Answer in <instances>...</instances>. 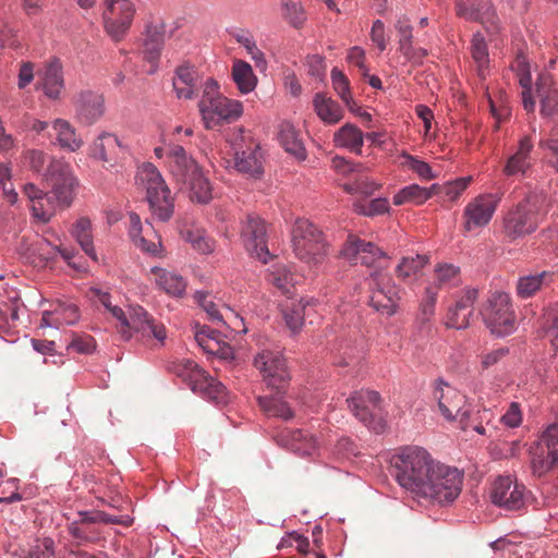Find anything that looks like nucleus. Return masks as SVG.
Wrapping results in <instances>:
<instances>
[{
  "label": "nucleus",
  "instance_id": "obj_1",
  "mask_svg": "<svg viewBox=\"0 0 558 558\" xmlns=\"http://www.w3.org/2000/svg\"><path fill=\"white\" fill-rule=\"evenodd\" d=\"M393 466L397 482L418 501L446 505L461 493L462 473L435 462L421 447L402 448L393 457Z\"/></svg>",
  "mask_w": 558,
  "mask_h": 558
},
{
  "label": "nucleus",
  "instance_id": "obj_2",
  "mask_svg": "<svg viewBox=\"0 0 558 558\" xmlns=\"http://www.w3.org/2000/svg\"><path fill=\"white\" fill-rule=\"evenodd\" d=\"M341 255L357 264L373 268L371 272V305L378 312L391 316L401 300L400 289L393 283L386 270L389 268L387 255L371 242L350 235L344 243Z\"/></svg>",
  "mask_w": 558,
  "mask_h": 558
},
{
  "label": "nucleus",
  "instance_id": "obj_3",
  "mask_svg": "<svg viewBox=\"0 0 558 558\" xmlns=\"http://www.w3.org/2000/svg\"><path fill=\"white\" fill-rule=\"evenodd\" d=\"M44 178L50 189L49 192L44 193L32 183L26 184L23 192L32 202L34 216L47 222L54 215L57 207L63 209L71 206L77 179L70 163L62 159H51Z\"/></svg>",
  "mask_w": 558,
  "mask_h": 558
},
{
  "label": "nucleus",
  "instance_id": "obj_4",
  "mask_svg": "<svg viewBox=\"0 0 558 558\" xmlns=\"http://www.w3.org/2000/svg\"><path fill=\"white\" fill-rule=\"evenodd\" d=\"M168 159L170 173L178 184L189 190L191 201L207 204L213 197L211 186L198 163L180 145L170 147Z\"/></svg>",
  "mask_w": 558,
  "mask_h": 558
},
{
  "label": "nucleus",
  "instance_id": "obj_5",
  "mask_svg": "<svg viewBox=\"0 0 558 558\" xmlns=\"http://www.w3.org/2000/svg\"><path fill=\"white\" fill-rule=\"evenodd\" d=\"M99 301L120 322L119 331L124 338L129 339L131 330H134L143 338H155L161 343L166 339L163 325L158 324L142 306H131L125 314L121 307L111 304L108 293L101 294Z\"/></svg>",
  "mask_w": 558,
  "mask_h": 558
},
{
  "label": "nucleus",
  "instance_id": "obj_6",
  "mask_svg": "<svg viewBox=\"0 0 558 558\" xmlns=\"http://www.w3.org/2000/svg\"><path fill=\"white\" fill-rule=\"evenodd\" d=\"M136 180L146 190L151 214L160 221H168L173 215V197L159 170L150 162L144 163Z\"/></svg>",
  "mask_w": 558,
  "mask_h": 558
},
{
  "label": "nucleus",
  "instance_id": "obj_7",
  "mask_svg": "<svg viewBox=\"0 0 558 558\" xmlns=\"http://www.w3.org/2000/svg\"><path fill=\"white\" fill-rule=\"evenodd\" d=\"M292 246L296 257L316 266L327 255V243L322 231L306 219H298L292 228Z\"/></svg>",
  "mask_w": 558,
  "mask_h": 558
},
{
  "label": "nucleus",
  "instance_id": "obj_8",
  "mask_svg": "<svg viewBox=\"0 0 558 558\" xmlns=\"http://www.w3.org/2000/svg\"><path fill=\"white\" fill-rule=\"evenodd\" d=\"M480 313L490 332L498 337L508 336L515 330V314L508 293H493Z\"/></svg>",
  "mask_w": 558,
  "mask_h": 558
},
{
  "label": "nucleus",
  "instance_id": "obj_9",
  "mask_svg": "<svg viewBox=\"0 0 558 558\" xmlns=\"http://www.w3.org/2000/svg\"><path fill=\"white\" fill-rule=\"evenodd\" d=\"M433 398L437 401L440 414L447 421L458 420L462 429L469 427L471 407L462 392L438 378L433 383Z\"/></svg>",
  "mask_w": 558,
  "mask_h": 558
},
{
  "label": "nucleus",
  "instance_id": "obj_10",
  "mask_svg": "<svg viewBox=\"0 0 558 558\" xmlns=\"http://www.w3.org/2000/svg\"><path fill=\"white\" fill-rule=\"evenodd\" d=\"M541 221V215L535 202L526 198L510 209L504 218V233L514 241L534 232Z\"/></svg>",
  "mask_w": 558,
  "mask_h": 558
},
{
  "label": "nucleus",
  "instance_id": "obj_11",
  "mask_svg": "<svg viewBox=\"0 0 558 558\" xmlns=\"http://www.w3.org/2000/svg\"><path fill=\"white\" fill-rule=\"evenodd\" d=\"M189 381L191 389L207 398L217 404H225L228 402V392L226 387L214 377H210L203 368H201L194 361L186 360L182 364V371L179 373Z\"/></svg>",
  "mask_w": 558,
  "mask_h": 558
},
{
  "label": "nucleus",
  "instance_id": "obj_12",
  "mask_svg": "<svg viewBox=\"0 0 558 558\" xmlns=\"http://www.w3.org/2000/svg\"><path fill=\"white\" fill-rule=\"evenodd\" d=\"M135 7L130 0H105L102 20L107 34L116 41H120L130 29Z\"/></svg>",
  "mask_w": 558,
  "mask_h": 558
},
{
  "label": "nucleus",
  "instance_id": "obj_13",
  "mask_svg": "<svg viewBox=\"0 0 558 558\" xmlns=\"http://www.w3.org/2000/svg\"><path fill=\"white\" fill-rule=\"evenodd\" d=\"M533 473L542 476L558 465V421L550 424L531 449Z\"/></svg>",
  "mask_w": 558,
  "mask_h": 558
},
{
  "label": "nucleus",
  "instance_id": "obj_14",
  "mask_svg": "<svg viewBox=\"0 0 558 558\" xmlns=\"http://www.w3.org/2000/svg\"><path fill=\"white\" fill-rule=\"evenodd\" d=\"M267 387L282 393L289 384L290 375L280 352L264 350L254 360Z\"/></svg>",
  "mask_w": 558,
  "mask_h": 558
},
{
  "label": "nucleus",
  "instance_id": "obj_15",
  "mask_svg": "<svg viewBox=\"0 0 558 558\" xmlns=\"http://www.w3.org/2000/svg\"><path fill=\"white\" fill-rule=\"evenodd\" d=\"M241 239L252 257L266 264L271 255L267 245L266 222L259 216L250 214L242 221Z\"/></svg>",
  "mask_w": 558,
  "mask_h": 558
},
{
  "label": "nucleus",
  "instance_id": "obj_16",
  "mask_svg": "<svg viewBox=\"0 0 558 558\" xmlns=\"http://www.w3.org/2000/svg\"><path fill=\"white\" fill-rule=\"evenodd\" d=\"M492 502L505 510L517 511L525 506L526 488L509 475H500L490 487Z\"/></svg>",
  "mask_w": 558,
  "mask_h": 558
},
{
  "label": "nucleus",
  "instance_id": "obj_17",
  "mask_svg": "<svg viewBox=\"0 0 558 558\" xmlns=\"http://www.w3.org/2000/svg\"><path fill=\"white\" fill-rule=\"evenodd\" d=\"M347 402L354 417L374 432H381L383 424L376 422V415L374 413L376 409L380 408L381 403V398L377 391H354L351 397L347 399Z\"/></svg>",
  "mask_w": 558,
  "mask_h": 558
},
{
  "label": "nucleus",
  "instance_id": "obj_18",
  "mask_svg": "<svg viewBox=\"0 0 558 558\" xmlns=\"http://www.w3.org/2000/svg\"><path fill=\"white\" fill-rule=\"evenodd\" d=\"M242 113V102L229 99L225 96L216 98L213 102H209L208 107L201 111L205 128L208 130L216 128L221 121H234L239 119Z\"/></svg>",
  "mask_w": 558,
  "mask_h": 558
},
{
  "label": "nucleus",
  "instance_id": "obj_19",
  "mask_svg": "<svg viewBox=\"0 0 558 558\" xmlns=\"http://www.w3.org/2000/svg\"><path fill=\"white\" fill-rule=\"evenodd\" d=\"M499 199L493 194H483L470 202L464 208V229L471 231L474 228L486 226L497 209Z\"/></svg>",
  "mask_w": 558,
  "mask_h": 558
},
{
  "label": "nucleus",
  "instance_id": "obj_20",
  "mask_svg": "<svg viewBox=\"0 0 558 558\" xmlns=\"http://www.w3.org/2000/svg\"><path fill=\"white\" fill-rule=\"evenodd\" d=\"M97 523L130 526L133 523V519L129 515H110L100 510L81 511L78 512V519L72 523L70 532L75 538L86 539L87 531L84 526Z\"/></svg>",
  "mask_w": 558,
  "mask_h": 558
},
{
  "label": "nucleus",
  "instance_id": "obj_21",
  "mask_svg": "<svg viewBox=\"0 0 558 558\" xmlns=\"http://www.w3.org/2000/svg\"><path fill=\"white\" fill-rule=\"evenodd\" d=\"M532 138L523 136L518 144L517 150L506 161L502 172L506 177H525L533 166Z\"/></svg>",
  "mask_w": 558,
  "mask_h": 558
},
{
  "label": "nucleus",
  "instance_id": "obj_22",
  "mask_svg": "<svg viewBox=\"0 0 558 558\" xmlns=\"http://www.w3.org/2000/svg\"><path fill=\"white\" fill-rule=\"evenodd\" d=\"M456 14L466 21L494 25L496 13L490 0H456Z\"/></svg>",
  "mask_w": 558,
  "mask_h": 558
},
{
  "label": "nucleus",
  "instance_id": "obj_23",
  "mask_svg": "<svg viewBox=\"0 0 558 558\" xmlns=\"http://www.w3.org/2000/svg\"><path fill=\"white\" fill-rule=\"evenodd\" d=\"M235 169L253 179L262 178L264 173V155L258 144L251 142L246 149L235 153Z\"/></svg>",
  "mask_w": 558,
  "mask_h": 558
},
{
  "label": "nucleus",
  "instance_id": "obj_24",
  "mask_svg": "<svg viewBox=\"0 0 558 558\" xmlns=\"http://www.w3.org/2000/svg\"><path fill=\"white\" fill-rule=\"evenodd\" d=\"M536 94L539 99L542 117L548 119L558 117V89L550 74H539L536 81Z\"/></svg>",
  "mask_w": 558,
  "mask_h": 558
},
{
  "label": "nucleus",
  "instance_id": "obj_25",
  "mask_svg": "<svg viewBox=\"0 0 558 558\" xmlns=\"http://www.w3.org/2000/svg\"><path fill=\"white\" fill-rule=\"evenodd\" d=\"M194 299L207 313L208 318L213 323L229 325L233 329H236L241 324H243L242 318L233 313L229 307H226L225 313H221L207 292L196 291Z\"/></svg>",
  "mask_w": 558,
  "mask_h": 558
},
{
  "label": "nucleus",
  "instance_id": "obj_26",
  "mask_svg": "<svg viewBox=\"0 0 558 558\" xmlns=\"http://www.w3.org/2000/svg\"><path fill=\"white\" fill-rule=\"evenodd\" d=\"M201 80L194 66L181 65L173 77V88L179 98L192 99L198 93Z\"/></svg>",
  "mask_w": 558,
  "mask_h": 558
},
{
  "label": "nucleus",
  "instance_id": "obj_27",
  "mask_svg": "<svg viewBox=\"0 0 558 558\" xmlns=\"http://www.w3.org/2000/svg\"><path fill=\"white\" fill-rule=\"evenodd\" d=\"M78 118L86 124H92L104 114V98L94 92H82L76 99Z\"/></svg>",
  "mask_w": 558,
  "mask_h": 558
},
{
  "label": "nucleus",
  "instance_id": "obj_28",
  "mask_svg": "<svg viewBox=\"0 0 558 558\" xmlns=\"http://www.w3.org/2000/svg\"><path fill=\"white\" fill-rule=\"evenodd\" d=\"M554 278L555 274L548 270L521 276L515 284L517 295L521 299H530L543 288L549 287Z\"/></svg>",
  "mask_w": 558,
  "mask_h": 558
},
{
  "label": "nucleus",
  "instance_id": "obj_29",
  "mask_svg": "<svg viewBox=\"0 0 558 558\" xmlns=\"http://www.w3.org/2000/svg\"><path fill=\"white\" fill-rule=\"evenodd\" d=\"M150 272L154 276L156 286L167 294L174 298H180L184 294L186 281L178 272L160 267H153Z\"/></svg>",
  "mask_w": 558,
  "mask_h": 558
},
{
  "label": "nucleus",
  "instance_id": "obj_30",
  "mask_svg": "<svg viewBox=\"0 0 558 558\" xmlns=\"http://www.w3.org/2000/svg\"><path fill=\"white\" fill-rule=\"evenodd\" d=\"M25 260L34 267H46L57 258V245H52L46 239H40L32 243L21 252Z\"/></svg>",
  "mask_w": 558,
  "mask_h": 558
},
{
  "label": "nucleus",
  "instance_id": "obj_31",
  "mask_svg": "<svg viewBox=\"0 0 558 558\" xmlns=\"http://www.w3.org/2000/svg\"><path fill=\"white\" fill-rule=\"evenodd\" d=\"M121 148L119 138L110 133L100 134L90 146V156L105 163L113 166L118 150Z\"/></svg>",
  "mask_w": 558,
  "mask_h": 558
},
{
  "label": "nucleus",
  "instance_id": "obj_32",
  "mask_svg": "<svg viewBox=\"0 0 558 558\" xmlns=\"http://www.w3.org/2000/svg\"><path fill=\"white\" fill-rule=\"evenodd\" d=\"M282 446L302 456L311 454L316 448V440L305 430L291 429L281 434Z\"/></svg>",
  "mask_w": 558,
  "mask_h": 558
},
{
  "label": "nucleus",
  "instance_id": "obj_33",
  "mask_svg": "<svg viewBox=\"0 0 558 558\" xmlns=\"http://www.w3.org/2000/svg\"><path fill=\"white\" fill-rule=\"evenodd\" d=\"M313 106L316 114L326 124H336L343 118V109L330 97L317 93L313 99Z\"/></svg>",
  "mask_w": 558,
  "mask_h": 558
},
{
  "label": "nucleus",
  "instance_id": "obj_34",
  "mask_svg": "<svg viewBox=\"0 0 558 558\" xmlns=\"http://www.w3.org/2000/svg\"><path fill=\"white\" fill-rule=\"evenodd\" d=\"M71 234L83 252L94 262H97L98 258L94 246L93 226L90 219L87 217L78 218L71 229Z\"/></svg>",
  "mask_w": 558,
  "mask_h": 558
},
{
  "label": "nucleus",
  "instance_id": "obj_35",
  "mask_svg": "<svg viewBox=\"0 0 558 558\" xmlns=\"http://www.w3.org/2000/svg\"><path fill=\"white\" fill-rule=\"evenodd\" d=\"M52 129L56 132L57 142L61 148L74 153L83 146V138L76 133L75 129L66 120H54L52 123Z\"/></svg>",
  "mask_w": 558,
  "mask_h": 558
},
{
  "label": "nucleus",
  "instance_id": "obj_36",
  "mask_svg": "<svg viewBox=\"0 0 558 558\" xmlns=\"http://www.w3.org/2000/svg\"><path fill=\"white\" fill-rule=\"evenodd\" d=\"M41 80L45 95L58 99L64 87L61 63L54 60L47 64Z\"/></svg>",
  "mask_w": 558,
  "mask_h": 558
},
{
  "label": "nucleus",
  "instance_id": "obj_37",
  "mask_svg": "<svg viewBox=\"0 0 558 558\" xmlns=\"http://www.w3.org/2000/svg\"><path fill=\"white\" fill-rule=\"evenodd\" d=\"M279 141L284 150L298 159L303 160L306 158V150L302 141L299 138V133L294 125L284 121L279 126Z\"/></svg>",
  "mask_w": 558,
  "mask_h": 558
},
{
  "label": "nucleus",
  "instance_id": "obj_38",
  "mask_svg": "<svg viewBox=\"0 0 558 558\" xmlns=\"http://www.w3.org/2000/svg\"><path fill=\"white\" fill-rule=\"evenodd\" d=\"M364 135L362 131L354 124L347 123L341 126L333 135L336 146L344 147L353 153H361Z\"/></svg>",
  "mask_w": 558,
  "mask_h": 558
},
{
  "label": "nucleus",
  "instance_id": "obj_39",
  "mask_svg": "<svg viewBox=\"0 0 558 558\" xmlns=\"http://www.w3.org/2000/svg\"><path fill=\"white\" fill-rule=\"evenodd\" d=\"M232 80L241 94L253 92L257 85V77L253 68L243 60H234L232 64Z\"/></svg>",
  "mask_w": 558,
  "mask_h": 558
},
{
  "label": "nucleus",
  "instance_id": "obj_40",
  "mask_svg": "<svg viewBox=\"0 0 558 558\" xmlns=\"http://www.w3.org/2000/svg\"><path fill=\"white\" fill-rule=\"evenodd\" d=\"M428 262L429 257L425 254L405 256L396 267L397 277L403 281L415 280L421 275L423 268L428 264Z\"/></svg>",
  "mask_w": 558,
  "mask_h": 558
},
{
  "label": "nucleus",
  "instance_id": "obj_41",
  "mask_svg": "<svg viewBox=\"0 0 558 558\" xmlns=\"http://www.w3.org/2000/svg\"><path fill=\"white\" fill-rule=\"evenodd\" d=\"M277 393H279L277 391ZM260 409L268 415L290 420L294 416V412L289 404L279 396H263L257 398Z\"/></svg>",
  "mask_w": 558,
  "mask_h": 558
},
{
  "label": "nucleus",
  "instance_id": "obj_42",
  "mask_svg": "<svg viewBox=\"0 0 558 558\" xmlns=\"http://www.w3.org/2000/svg\"><path fill=\"white\" fill-rule=\"evenodd\" d=\"M433 195L434 192L432 191V186L429 189H425L417 184H411L403 187L393 196V204L396 206H400L405 203L421 205L429 199Z\"/></svg>",
  "mask_w": 558,
  "mask_h": 558
},
{
  "label": "nucleus",
  "instance_id": "obj_43",
  "mask_svg": "<svg viewBox=\"0 0 558 558\" xmlns=\"http://www.w3.org/2000/svg\"><path fill=\"white\" fill-rule=\"evenodd\" d=\"M460 269L452 264H439L435 268L434 288L438 289L452 288L460 283Z\"/></svg>",
  "mask_w": 558,
  "mask_h": 558
},
{
  "label": "nucleus",
  "instance_id": "obj_44",
  "mask_svg": "<svg viewBox=\"0 0 558 558\" xmlns=\"http://www.w3.org/2000/svg\"><path fill=\"white\" fill-rule=\"evenodd\" d=\"M308 304V302L300 300L298 302H291L284 306L282 311L283 318L292 332H296L302 328L305 318V310Z\"/></svg>",
  "mask_w": 558,
  "mask_h": 558
},
{
  "label": "nucleus",
  "instance_id": "obj_45",
  "mask_svg": "<svg viewBox=\"0 0 558 558\" xmlns=\"http://www.w3.org/2000/svg\"><path fill=\"white\" fill-rule=\"evenodd\" d=\"M14 554L19 558H46L53 555V541L48 537L36 541L33 545L19 547Z\"/></svg>",
  "mask_w": 558,
  "mask_h": 558
},
{
  "label": "nucleus",
  "instance_id": "obj_46",
  "mask_svg": "<svg viewBox=\"0 0 558 558\" xmlns=\"http://www.w3.org/2000/svg\"><path fill=\"white\" fill-rule=\"evenodd\" d=\"M130 227L129 234L136 246L148 253H156L157 245L154 242H148L143 235V227L140 216L136 213H130L129 215Z\"/></svg>",
  "mask_w": 558,
  "mask_h": 558
},
{
  "label": "nucleus",
  "instance_id": "obj_47",
  "mask_svg": "<svg viewBox=\"0 0 558 558\" xmlns=\"http://www.w3.org/2000/svg\"><path fill=\"white\" fill-rule=\"evenodd\" d=\"M471 182L472 177L459 178L442 185L433 184L432 191L434 192V195L442 194L448 197L449 201H456L463 193V191H465Z\"/></svg>",
  "mask_w": 558,
  "mask_h": 558
},
{
  "label": "nucleus",
  "instance_id": "obj_48",
  "mask_svg": "<svg viewBox=\"0 0 558 558\" xmlns=\"http://www.w3.org/2000/svg\"><path fill=\"white\" fill-rule=\"evenodd\" d=\"M267 280L274 287L287 293L293 284V275L286 265L276 264L269 269Z\"/></svg>",
  "mask_w": 558,
  "mask_h": 558
},
{
  "label": "nucleus",
  "instance_id": "obj_49",
  "mask_svg": "<svg viewBox=\"0 0 558 558\" xmlns=\"http://www.w3.org/2000/svg\"><path fill=\"white\" fill-rule=\"evenodd\" d=\"M199 347L204 352L217 355L221 359H229L232 356L231 347L222 339L221 333L217 331V337L214 339H205L203 336L199 337Z\"/></svg>",
  "mask_w": 558,
  "mask_h": 558
},
{
  "label": "nucleus",
  "instance_id": "obj_50",
  "mask_svg": "<svg viewBox=\"0 0 558 558\" xmlns=\"http://www.w3.org/2000/svg\"><path fill=\"white\" fill-rule=\"evenodd\" d=\"M282 15L294 28H301L306 21L305 11L300 2L281 0Z\"/></svg>",
  "mask_w": 558,
  "mask_h": 558
},
{
  "label": "nucleus",
  "instance_id": "obj_51",
  "mask_svg": "<svg viewBox=\"0 0 558 558\" xmlns=\"http://www.w3.org/2000/svg\"><path fill=\"white\" fill-rule=\"evenodd\" d=\"M331 82L333 89L339 95L341 100L349 107L350 110H353L354 101L350 92V82L348 77L344 75L342 71L337 68L331 70Z\"/></svg>",
  "mask_w": 558,
  "mask_h": 558
},
{
  "label": "nucleus",
  "instance_id": "obj_52",
  "mask_svg": "<svg viewBox=\"0 0 558 558\" xmlns=\"http://www.w3.org/2000/svg\"><path fill=\"white\" fill-rule=\"evenodd\" d=\"M183 236L195 250L203 254H208L214 250V241L203 229H187Z\"/></svg>",
  "mask_w": 558,
  "mask_h": 558
},
{
  "label": "nucleus",
  "instance_id": "obj_53",
  "mask_svg": "<svg viewBox=\"0 0 558 558\" xmlns=\"http://www.w3.org/2000/svg\"><path fill=\"white\" fill-rule=\"evenodd\" d=\"M378 187L379 185L365 174H361L353 182L343 185L347 193L360 194L365 197L373 195Z\"/></svg>",
  "mask_w": 558,
  "mask_h": 558
},
{
  "label": "nucleus",
  "instance_id": "obj_54",
  "mask_svg": "<svg viewBox=\"0 0 558 558\" xmlns=\"http://www.w3.org/2000/svg\"><path fill=\"white\" fill-rule=\"evenodd\" d=\"M52 313L59 328L63 325H74L80 318L78 308L72 303L58 302L52 310Z\"/></svg>",
  "mask_w": 558,
  "mask_h": 558
},
{
  "label": "nucleus",
  "instance_id": "obj_55",
  "mask_svg": "<svg viewBox=\"0 0 558 558\" xmlns=\"http://www.w3.org/2000/svg\"><path fill=\"white\" fill-rule=\"evenodd\" d=\"M438 291L434 287H427L425 290V296L420 305V313L417 319L422 324H426L433 317L435 313V304L437 301Z\"/></svg>",
  "mask_w": 558,
  "mask_h": 558
},
{
  "label": "nucleus",
  "instance_id": "obj_56",
  "mask_svg": "<svg viewBox=\"0 0 558 558\" xmlns=\"http://www.w3.org/2000/svg\"><path fill=\"white\" fill-rule=\"evenodd\" d=\"M471 53L474 61L477 63L480 74L482 75V71L486 68L488 63V50L485 39L482 35L476 34L473 36L471 43Z\"/></svg>",
  "mask_w": 558,
  "mask_h": 558
},
{
  "label": "nucleus",
  "instance_id": "obj_57",
  "mask_svg": "<svg viewBox=\"0 0 558 558\" xmlns=\"http://www.w3.org/2000/svg\"><path fill=\"white\" fill-rule=\"evenodd\" d=\"M488 102H489L490 113L494 117V119L496 120L494 129L498 130L500 128V124L509 119L510 108L506 104L505 95H500L498 97V99H493L488 95Z\"/></svg>",
  "mask_w": 558,
  "mask_h": 558
},
{
  "label": "nucleus",
  "instance_id": "obj_58",
  "mask_svg": "<svg viewBox=\"0 0 558 558\" xmlns=\"http://www.w3.org/2000/svg\"><path fill=\"white\" fill-rule=\"evenodd\" d=\"M402 158L404 159L402 165L414 171L420 178L424 180H432L436 178V174L433 172L430 166L427 162L420 160L409 154H403Z\"/></svg>",
  "mask_w": 558,
  "mask_h": 558
},
{
  "label": "nucleus",
  "instance_id": "obj_59",
  "mask_svg": "<svg viewBox=\"0 0 558 558\" xmlns=\"http://www.w3.org/2000/svg\"><path fill=\"white\" fill-rule=\"evenodd\" d=\"M354 210L364 216L381 215L388 211L389 205L386 198H375L368 204L355 202L353 204Z\"/></svg>",
  "mask_w": 558,
  "mask_h": 558
},
{
  "label": "nucleus",
  "instance_id": "obj_60",
  "mask_svg": "<svg viewBox=\"0 0 558 558\" xmlns=\"http://www.w3.org/2000/svg\"><path fill=\"white\" fill-rule=\"evenodd\" d=\"M539 147L549 150L548 162L558 172V132L554 128L547 140L539 141Z\"/></svg>",
  "mask_w": 558,
  "mask_h": 558
},
{
  "label": "nucleus",
  "instance_id": "obj_61",
  "mask_svg": "<svg viewBox=\"0 0 558 558\" xmlns=\"http://www.w3.org/2000/svg\"><path fill=\"white\" fill-rule=\"evenodd\" d=\"M473 311L461 312L454 306L449 307L447 315V325L451 328L463 329L470 325V316Z\"/></svg>",
  "mask_w": 558,
  "mask_h": 558
},
{
  "label": "nucleus",
  "instance_id": "obj_62",
  "mask_svg": "<svg viewBox=\"0 0 558 558\" xmlns=\"http://www.w3.org/2000/svg\"><path fill=\"white\" fill-rule=\"evenodd\" d=\"M165 36V24L161 20L150 22L146 26L145 40H150L153 44L162 46Z\"/></svg>",
  "mask_w": 558,
  "mask_h": 558
},
{
  "label": "nucleus",
  "instance_id": "obj_63",
  "mask_svg": "<svg viewBox=\"0 0 558 558\" xmlns=\"http://www.w3.org/2000/svg\"><path fill=\"white\" fill-rule=\"evenodd\" d=\"M218 89L219 86L216 81H206L203 88V96L198 104L199 112L203 111V109H205L206 107H208L209 102H213L216 98H219L221 96Z\"/></svg>",
  "mask_w": 558,
  "mask_h": 558
},
{
  "label": "nucleus",
  "instance_id": "obj_64",
  "mask_svg": "<svg viewBox=\"0 0 558 558\" xmlns=\"http://www.w3.org/2000/svg\"><path fill=\"white\" fill-rule=\"evenodd\" d=\"M500 422L511 428L518 427L522 423V412L519 403L512 402L507 412L500 417Z\"/></svg>",
  "mask_w": 558,
  "mask_h": 558
}]
</instances>
